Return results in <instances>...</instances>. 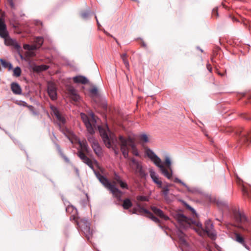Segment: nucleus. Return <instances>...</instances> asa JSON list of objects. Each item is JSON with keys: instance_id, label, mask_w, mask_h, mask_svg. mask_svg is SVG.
I'll return each instance as SVG.
<instances>
[{"instance_id": "1", "label": "nucleus", "mask_w": 251, "mask_h": 251, "mask_svg": "<svg viewBox=\"0 0 251 251\" xmlns=\"http://www.w3.org/2000/svg\"><path fill=\"white\" fill-rule=\"evenodd\" d=\"M177 220L179 224L185 228L189 226L194 227L196 231L201 236L206 233L211 238H213L215 236L214 234L212 232L213 225L210 220L205 222L204 228L202 227V224L198 221L189 219L183 214H178L177 216Z\"/></svg>"}, {"instance_id": "2", "label": "nucleus", "mask_w": 251, "mask_h": 251, "mask_svg": "<svg viewBox=\"0 0 251 251\" xmlns=\"http://www.w3.org/2000/svg\"><path fill=\"white\" fill-rule=\"evenodd\" d=\"M119 144L120 146L121 151L125 158H127L128 157L129 148L131 149L132 152L134 155L137 156L139 155L134 141L130 137L125 138L123 136H120Z\"/></svg>"}, {"instance_id": "3", "label": "nucleus", "mask_w": 251, "mask_h": 251, "mask_svg": "<svg viewBox=\"0 0 251 251\" xmlns=\"http://www.w3.org/2000/svg\"><path fill=\"white\" fill-rule=\"evenodd\" d=\"M95 174L97 177L104 187L109 190L115 198L118 200H120L123 194L122 192L116 187V182H115V181L110 182L106 177L102 176L99 172L95 173Z\"/></svg>"}, {"instance_id": "4", "label": "nucleus", "mask_w": 251, "mask_h": 251, "mask_svg": "<svg viewBox=\"0 0 251 251\" xmlns=\"http://www.w3.org/2000/svg\"><path fill=\"white\" fill-rule=\"evenodd\" d=\"M145 152L148 157L154 163V164L160 168L162 173L168 179H171L172 177V169L170 170L171 172H169L162 164L161 159L150 149H146Z\"/></svg>"}, {"instance_id": "5", "label": "nucleus", "mask_w": 251, "mask_h": 251, "mask_svg": "<svg viewBox=\"0 0 251 251\" xmlns=\"http://www.w3.org/2000/svg\"><path fill=\"white\" fill-rule=\"evenodd\" d=\"M100 135L107 148H110L112 146H116L117 143V139L116 136L111 132L106 126L105 128L100 126H98Z\"/></svg>"}, {"instance_id": "6", "label": "nucleus", "mask_w": 251, "mask_h": 251, "mask_svg": "<svg viewBox=\"0 0 251 251\" xmlns=\"http://www.w3.org/2000/svg\"><path fill=\"white\" fill-rule=\"evenodd\" d=\"M80 116L89 133L91 134H93L95 132V129L96 128V123L99 118L93 113L90 114L89 117L84 113H81Z\"/></svg>"}, {"instance_id": "7", "label": "nucleus", "mask_w": 251, "mask_h": 251, "mask_svg": "<svg viewBox=\"0 0 251 251\" xmlns=\"http://www.w3.org/2000/svg\"><path fill=\"white\" fill-rule=\"evenodd\" d=\"M234 132L238 136V142L241 145H248L251 143V130L247 131L242 127H239L234 129Z\"/></svg>"}, {"instance_id": "8", "label": "nucleus", "mask_w": 251, "mask_h": 251, "mask_svg": "<svg viewBox=\"0 0 251 251\" xmlns=\"http://www.w3.org/2000/svg\"><path fill=\"white\" fill-rule=\"evenodd\" d=\"M129 166L131 171L135 174H138L141 177H144L146 176L145 171L143 169L142 163L134 158H129Z\"/></svg>"}, {"instance_id": "9", "label": "nucleus", "mask_w": 251, "mask_h": 251, "mask_svg": "<svg viewBox=\"0 0 251 251\" xmlns=\"http://www.w3.org/2000/svg\"><path fill=\"white\" fill-rule=\"evenodd\" d=\"M73 218V219L77 223V225L79 226V227L81 228L82 232L85 235L86 237L88 239H89L90 237H91L92 235V230L91 229L90 226V224L87 221L82 219L79 221L76 220V218L72 216L70 217L71 220Z\"/></svg>"}, {"instance_id": "10", "label": "nucleus", "mask_w": 251, "mask_h": 251, "mask_svg": "<svg viewBox=\"0 0 251 251\" xmlns=\"http://www.w3.org/2000/svg\"><path fill=\"white\" fill-rule=\"evenodd\" d=\"M132 213H139L141 214H145L147 215V217L152 220L153 222L156 223H160V220L154 216L151 212L148 210L141 207L140 205H138V208H134L132 211Z\"/></svg>"}, {"instance_id": "11", "label": "nucleus", "mask_w": 251, "mask_h": 251, "mask_svg": "<svg viewBox=\"0 0 251 251\" xmlns=\"http://www.w3.org/2000/svg\"><path fill=\"white\" fill-rule=\"evenodd\" d=\"M78 156L84 163L86 164L92 170H94V165L97 164L96 161L90 159L82 151H78Z\"/></svg>"}, {"instance_id": "12", "label": "nucleus", "mask_w": 251, "mask_h": 251, "mask_svg": "<svg viewBox=\"0 0 251 251\" xmlns=\"http://www.w3.org/2000/svg\"><path fill=\"white\" fill-rule=\"evenodd\" d=\"M88 141L91 143L92 148L95 153L98 155H100L101 154V149L98 141L95 139L93 137H89Z\"/></svg>"}, {"instance_id": "13", "label": "nucleus", "mask_w": 251, "mask_h": 251, "mask_svg": "<svg viewBox=\"0 0 251 251\" xmlns=\"http://www.w3.org/2000/svg\"><path fill=\"white\" fill-rule=\"evenodd\" d=\"M48 93L52 100H55L57 98L56 89L54 84L50 83L48 87Z\"/></svg>"}, {"instance_id": "14", "label": "nucleus", "mask_w": 251, "mask_h": 251, "mask_svg": "<svg viewBox=\"0 0 251 251\" xmlns=\"http://www.w3.org/2000/svg\"><path fill=\"white\" fill-rule=\"evenodd\" d=\"M4 39V43L7 46H12L15 49L19 50L20 49V45L17 43L15 40L12 39L9 35H7L6 37H2Z\"/></svg>"}, {"instance_id": "15", "label": "nucleus", "mask_w": 251, "mask_h": 251, "mask_svg": "<svg viewBox=\"0 0 251 251\" xmlns=\"http://www.w3.org/2000/svg\"><path fill=\"white\" fill-rule=\"evenodd\" d=\"M8 35V32L7 30L6 25L4 20L0 18V37H6Z\"/></svg>"}, {"instance_id": "16", "label": "nucleus", "mask_w": 251, "mask_h": 251, "mask_svg": "<svg viewBox=\"0 0 251 251\" xmlns=\"http://www.w3.org/2000/svg\"><path fill=\"white\" fill-rule=\"evenodd\" d=\"M151 210L157 216L159 217L161 219H164V220H168L169 217L166 215L164 212L160 209L157 208L155 206H151Z\"/></svg>"}, {"instance_id": "17", "label": "nucleus", "mask_w": 251, "mask_h": 251, "mask_svg": "<svg viewBox=\"0 0 251 251\" xmlns=\"http://www.w3.org/2000/svg\"><path fill=\"white\" fill-rule=\"evenodd\" d=\"M68 91L71 99L74 101H78L80 97L77 94L76 90L73 87H69Z\"/></svg>"}, {"instance_id": "18", "label": "nucleus", "mask_w": 251, "mask_h": 251, "mask_svg": "<svg viewBox=\"0 0 251 251\" xmlns=\"http://www.w3.org/2000/svg\"><path fill=\"white\" fill-rule=\"evenodd\" d=\"M241 189L244 196L251 200V186L244 184L242 185Z\"/></svg>"}, {"instance_id": "19", "label": "nucleus", "mask_w": 251, "mask_h": 251, "mask_svg": "<svg viewBox=\"0 0 251 251\" xmlns=\"http://www.w3.org/2000/svg\"><path fill=\"white\" fill-rule=\"evenodd\" d=\"M150 176L152 178V180L153 181V182L156 184H157L159 188H161L162 181L159 179V178L158 176L156 175V173L152 169H151L150 170Z\"/></svg>"}, {"instance_id": "20", "label": "nucleus", "mask_w": 251, "mask_h": 251, "mask_svg": "<svg viewBox=\"0 0 251 251\" xmlns=\"http://www.w3.org/2000/svg\"><path fill=\"white\" fill-rule=\"evenodd\" d=\"M234 217L236 221L238 223H244L247 221V218L245 215L240 212H235L234 214Z\"/></svg>"}, {"instance_id": "21", "label": "nucleus", "mask_w": 251, "mask_h": 251, "mask_svg": "<svg viewBox=\"0 0 251 251\" xmlns=\"http://www.w3.org/2000/svg\"><path fill=\"white\" fill-rule=\"evenodd\" d=\"M53 112L54 116L56 117L57 120L59 122L60 124H64L65 123V119L64 117L60 113L59 111L56 108H54Z\"/></svg>"}, {"instance_id": "22", "label": "nucleus", "mask_w": 251, "mask_h": 251, "mask_svg": "<svg viewBox=\"0 0 251 251\" xmlns=\"http://www.w3.org/2000/svg\"><path fill=\"white\" fill-rule=\"evenodd\" d=\"M74 82L85 84L88 83V80L85 77L81 75L76 76L73 78Z\"/></svg>"}, {"instance_id": "23", "label": "nucleus", "mask_w": 251, "mask_h": 251, "mask_svg": "<svg viewBox=\"0 0 251 251\" xmlns=\"http://www.w3.org/2000/svg\"><path fill=\"white\" fill-rule=\"evenodd\" d=\"M12 92L15 94H21L22 90L19 85L17 83H12L11 85Z\"/></svg>"}, {"instance_id": "24", "label": "nucleus", "mask_w": 251, "mask_h": 251, "mask_svg": "<svg viewBox=\"0 0 251 251\" xmlns=\"http://www.w3.org/2000/svg\"><path fill=\"white\" fill-rule=\"evenodd\" d=\"M78 142L79 147L81 149V150L79 151H82L83 153H84V152H87L88 147V145L86 143V141H83L82 142L78 141Z\"/></svg>"}, {"instance_id": "25", "label": "nucleus", "mask_w": 251, "mask_h": 251, "mask_svg": "<svg viewBox=\"0 0 251 251\" xmlns=\"http://www.w3.org/2000/svg\"><path fill=\"white\" fill-rule=\"evenodd\" d=\"M49 68V66L46 65H41L35 66L33 68V70L36 72H41L45 70H47Z\"/></svg>"}, {"instance_id": "26", "label": "nucleus", "mask_w": 251, "mask_h": 251, "mask_svg": "<svg viewBox=\"0 0 251 251\" xmlns=\"http://www.w3.org/2000/svg\"><path fill=\"white\" fill-rule=\"evenodd\" d=\"M122 206L125 209H128L132 206V203L130 200L127 198L124 200Z\"/></svg>"}, {"instance_id": "27", "label": "nucleus", "mask_w": 251, "mask_h": 251, "mask_svg": "<svg viewBox=\"0 0 251 251\" xmlns=\"http://www.w3.org/2000/svg\"><path fill=\"white\" fill-rule=\"evenodd\" d=\"M123 61V63H124L127 69H129V63H128V61L127 60V53H123V54H121V55H120Z\"/></svg>"}, {"instance_id": "28", "label": "nucleus", "mask_w": 251, "mask_h": 251, "mask_svg": "<svg viewBox=\"0 0 251 251\" xmlns=\"http://www.w3.org/2000/svg\"><path fill=\"white\" fill-rule=\"evenodd\" d=\"M171 186V184H167L166 185L162 187L161 186V187L160 188H162V193L163 194V195L164 196L165 198H166L168 195V192L169 191V187Z\"/></svg>"}, {"instance_id": "29", "label": "nucleus", "mask_w": 251, "mask_h": 251, "mask_svg": "<svg viewBox=\"0 0 251 251\" xmlns=\"http://www.w3.org/2000/svg\"><path fill=\"white\" fill-rule=\"evenodd\" d=\"M0 62L1 63V65H2V66L3 67H4L5 68H7L9 70L12 69V65L9 62H7L2 59H0Z\"/></svg>"}, {"instance_id": "30", "label": "nucleus", "mask_w": 251, "mask_h": 251, "mask_svg": "<svg viewBox=\"0 0 251 251\" xmlns=\"http://www.w3.org/2000/svg\"><path fill=\"white\" fill-rule=\"evenodd\" d=\"M235 237H236V240L238 242L242 244L247 249H248L246 245L244 244V239L243 237L241 236L239 234L236 233L235 234Z\"/></svg>"}, {"instance_id": "31", "label": "nucleus", "mask_w": 251, "mask_h": 251, "mask_svg": "<svg viewBox=\"0 0 251 251\" xmlns=\"http://www.w3.org/2000/svg\"><path fill=\"white\" fill-rule=\"evenodd\" d=\"M164 165L168 169H171V162L170 158L168 156H166L165 158Z\"/></svg>"}, {"instance_id": "32", "label": "nucleus", "mask_w": 251, "mask_h": 251, "mask_svg": "<svg viewBox=\"0 0 251 251\" xmlns=\"http://www.w3.org/2000/svg\"><path fill=\"white\" fill-rule=\"evenodd\" d=\"M35 42L38 48H39L43 44L44 40L42 37H38L35 39Z\"/></svg>"}, {"instance_id": "33", "label": "nucleus", "mask_w": 251, "mask_h": 251, "mask_svg": "<svg viewBox=\"0 0 251 251\" xmlns=\"http://www.w3.org/2000/svg\"><path fill=\"white\" fill-rule=\"evenodd\" d=\"M140 141L143 143H147L149 141L148 136L145 134H141L139 136Z\"/></svg>"}, {"instance_id": "34", "label": "nucleus", "mask_w": 251, "mask_h": 251, "mask_svg": "<svg viewBox=\"0 0 251 251\" xmlns=\"http://www.w3.org/2000/svg\"><path fill=\"white\" fill-rule=\"evenodd\" d=\"M90 92L92 97H97L99 95L98 90L96 87H94L91 89Z\"/></svg>"}, {"instance_id": "35", "label": "nucleus", "mask_w": 251, "mask_h": 251, "mask_svg": "<svg viewBox=\"0 0 251 251\" xmlns=\"http://www.w3.org/2000/svg\"><path fill=\"white\" fill-rule=\"evenodd\" d=\"M21 70L19 67H17L14 69L13 75L14 76H16L17 77L21 75Z\"/></svg>"}, {"instance_id": "36", "label": "nucleus", "mask_w": 251, "mask_h": 251, "mask_svg": "<svg viewBox=\"0 0 251 251\" xmlns=\"http://www.w3.org/2000/svg\"><path fill=\"white\" fill-rule=\"evenodd\" d=\"M218 8H214L212 11V17L213 18H217L218 17Z\"/></svg>"}, {"instance_id": "37", "label": "nucleus", "mask_w": 251, "mask_h": 251, "mask_svg": "<svg viewBox=\"0 0 251 251\" xmlns=\"http://www.w3.org/2000/svg\"><path fill=\"white\" fill-rule=\"evenodd\" d=\"M89 14V12L88 11H83L81 13V16L83 19H86L88 17Z\"/></svg>"}, {"instance_id": "38", "label": "nucleus", "mask_w": 251, "mask_h": 251, "mask_svg": "<svg viewBox=\"0 0 251 251\" xmlns=\"http://www.w3.org/2000/svg\"><path fill=\"white\" fill-rule=\"evenodd\" d=\"M137 200L138 201H147L148 199L146 197L143 196H138L137 197Z\"/></svg>"}, {"instance_id": "39", "label": "nucleus", "mask_w": 251, "mask_h": 251, "mask_svg": "<svg viewBox=\"0 0 251 251\" xmlns=\"http://www.w3.org/2000/svg\"><path fill=\"white\" fill-rule=\"evenodd\" d=\"M174 182H176V183H179L182 184V185H183L185 187L187 188V186L186 185V184L185 183H184V182H183L181 180H180L179 179H178L177 178H176L174 179Z\"/></svg>"}, {"instance_id": "40", "label": "nucleus", "mask_w": 251, "mask_h": 251, "mask_svg": "<svg viewBox=\"0 0 251 251\" xmlns=\"http://www.w3.org/2000/svg\"><path fill=\"white\" fill-rule=\"evenodd\" d=\"M120 185V186L122 188H127V185L126 183L122 181H120V182L119 183Z\"/></svg>"}, {"instance_id": "41", "label": "nucleus", "mask_w": 251, "mask_h": 251, "mask_svg": "<svg viewBox=\"0 0 251 251\" xmlns=\"http://www.w3.org/2000/svg\"><path fill=\"white\" fill-rule=\"evenodd\" d=\"M58 150H59V151L60 152V155H61V156L64 158V159L66 161V162H68L69 161V159L62 153L60 149L59 148H58Z\"/></svg>"}, {"instance_id": "42", "label": "nucleus", "mask_w": 251, "mask_h": 251, "mask_svg": "<svg viewBox=\"0 0 251 251\" xmlns=\"http://www.w3.org/2000/svg\"><path fill=\"white\" fill-rule=\"evenodd\" d=\"M73 211H75V210L74 209V208L73 206H68L67 208H66V211L67 212H72Z\"/></svg>"}, {"instance_id": "43", "label": "nucleus", "mask_w": 251, "mask_h": 251, "mask_svg": "<svg viewBox=\"0 0 251 251\" xmlns=\"http://www.w3.org/2000/svg\"><path fill=\"white\" fill-rule=\"evenodd\" d=\"M7 0V2L10 5L11 7L12 8H15V5H14V2L13 1V0Z\"/></svg>"}, {"instance_id": "44", "label": "nucleus", "mask_w": 251, "mask_h": 251, "mask_svg": "<svg viewBox=\"0 0 251 251\" xmlns=\"http://www.w3.org/2000/svg\"><path fill=\"white\" fill-rule=\"evenodd\" d=\"M38 48V46L36 45H32V46H30V48H29V50H36Z\"/></svg>"}, {"instance_id": "45", "label": "nucleus", "mask_w": 251, "mask_h": 251, "mask_svg": "<svg viewBox=\"0 0 251 251\" xmlns=\"http://www.w3.org/2000/svg\"><path fill=\"white\" fill-rule=\"evenodd\" d=\"M114 179L115 180V181H116L118 183H119L120 181H122V180L119 176H116L114 178Z\"/></svg>"}, {"instance_id": "46", "label": "nucleus", "mask_w": 251, "mask_h": 251, "mask_svg": "<svg viewBox=\"0 0 251 251\" xmlns=\"http://www.w3.org/2000/svg\"><path fill=\"white\" fill-rule=\"evenodd\" d=\"M180 241L182 243H183L184 244L186 243V241H185V239L183 237V233H181V237L180 238Z\"/></svg>"}, {"instance_id": "47", "label": "nucleus", "mask_w": 251, "mask_h": 251, "mask_svg": "<svg viewBox=\"0 0 251 251\" xmlns=\"http://www.w3.org/2000/svg\"><path fill=\"white\" fill-rule=\"evenodd\" d=\"M24 48L25 50H29V48H30V45H25Z\"/></svg>"}, {"instance_id": "48", "label": "nucleus", "mask_w": 251, "mask_h": 251, "mask_svg": "<svg viewBox=\"0 0 251 251\" xmlns=\"http://www.w3.org/2000/svg\"><path fill=\"white\" fill-rule=\"evenodd\" d=\"M207 69L211 72V71H212V67L210 65V64H207Z\"/></svg>"}, {"instance_id": "49", "label": "nucleus", "mask_w": 251, "mask_h": 251, "mask_svg": "<svg viewBox=\"0 0 251 251\" xmlns=\"http://www.w3.org/2000/svg\"><path fill=\"white\" fill-rule=\"evenodd\" d=\"M231 18H232V21L233 22H239V21L234 17H231Z\"/></svg>"}, {"instance_id": "50", "label": "nucleus", "mask_w": 251, "mask_h": 251, "mask_svg": "<svg viewBox=\"0 0 251 251\" xmlns=\"http://www.w3.org/2000/svg\"><path fill=\"white\" fill-rule=\"evenodd\" d=\"M75 171L76 174L78 175V174H79L78 170L77 168H75Z\"/></svg>"}, {"instance_id": "51", "label": "nucleus", "mask_w": 251, "mask_h": 251, "mask_svg": "<svg viewBox=\"0 0 251 251\" xmlns=\"http://www.w3.org/2000/svg\"><path fill=\"white\" fill-rule=\"evenodd\" d=\"M238 227L242 229L243 230H245V229L241 226H238Z\"/></svg>"}, {"instance_id": "52", "label": "nucleus", "mask_w": 251, "mask_h": 251, "mask_svg": "<svg viewBox=\"0 0 251 251\" xmlns=\"http://www.w3.org/2000/svg\"><path fill=\"white\" fill-rule=\"evenodd\" d=\"M243 24L245 26H247V25L248 24L245 22H243Z\"/></svg>"}, {"instance_id": "53", "label": "nucleus", "mask_w": 251, "mask_h": 251, "mask_svg": "<svg viewBox=\"0 0 251 251\" xmlns=\"http://www.w3.org/2000/svg\"><path fill=\"white\" fill-rule=\"evenodd\" d=\"M142 46H143V47H146V44H145V43H144V42H142Z\"/></svg>"}, {"instance_id": "54", "label": "nucleus", "mask_w": 251, "mask_h": 251, "mask_svg": "<svg viewBox=\"0 0 251 251\" xmlns=\"http://www.w3.org/2000/svg\"><path fill=\"white\" fill-rule=\"evenodd\" d=\"M222 5H223V7H224L225 8L227 7V6L224 3H222Z\"/></svg>"}, {"instance_id": "55", "label": "nucleus", "mask_w": 251, "mask_h": 251, "mask_svg": "<svg viewBox=\"0 0 251 251\" xmlns=\"http://www.w3.org/2000/svg\"><path fill=\"white\" fill-rule=\"evenodd\" d=\"M218 74L221 76H223L224 75V74H221V73H218Z\"/></svg>"}, {"instance_id": "56", "label": "nucleus", "mask_w": 251, "mask_h": 251, "mask_svg": "<svg viewBox=\"0 0 251 251\" xmlns=\"http://www.w3.org/2000/svg\"><path fill=\"white\" fill-rule=\"evenodd\" d=\"M95 18L97 19V17L96 16L95 17ZM96 20H97V19H96ZM97 24H98V25H99V23L98 21L97 20Z\"/></svg>"}, {"instance_id": "57", "label": "nucleus", "mask_w": 251, "mask_h": 251, "mask_svg": "<svg viewBox=\"0 0 251 251\" xmlns=\"http://www.w3.org/2000/svg\"><path fill=\"white\" fill-rule=\"evenodd\" d=\"M115 153L117 154L118 153V152L116 151H115Z\"/></svg>"}]
</instances>
